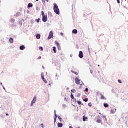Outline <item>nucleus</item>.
I'll use <instances>...</instances> for the list:
<instances>
[{
    "mask_svg": "<svg viewBox=\"0 0 128 128\" xmlns=\"http://www.w3.org/2000/svg\"><path fill=\"white\" fill-rule=\"evenodd\" d=\"M72 72L73 74H76V76H78V73L76 72H74V71H72Z\"/></svg>",
    "mask_w": 128,
    "mask_h": 128,
    "instance_id": "17",
    "label": "nucleus"
},
{
    "mask_svg": "<svg viewBox=\"0 0 128 128\" xmlns=\"http://www.w3.org/2000/svg\"><path fill=\"white\" fill-rule=\"evenodd\" d=\"M42 80H44V76H42Z\"/></svg>",
    "mask_w": 128,
    "mask_h": 128,
    "instance_id": "30",
    "label": "nucleus"
},
{
    "mask_svg": "<svg viewBox=\"0 0 128 128\" xmlns=\"http://www.w3.org/2000/svg\"><path fill=\"white\" fill-rule=\"evenodd\" d=\"M60 34H61V36H64V33H61Z\"/></svg>",
    "mask_w": 128,
    "mask_h": 128,
    "instance_id": "40",
    "label": "nucleus"
},
{
    "mask_svg": "<svg viewBox=\"0 0 128 128\" xmlns=\"http://www.w3.org/2000/svg\"><path fill=\"white\" fill-rule=\"evenodd\" d=\"M72 34H78V30H73Z\"/></svg>",
    "mask_w": 128,
    "mask_h": 128,
    "instance_id": "12",
    "label": "nucleus"
},
{
    "mask_svg": "<svg viewBox=\"0 0 128 128\" xmlns=\"http://www.w3.org/2000/svg\"><path fill=\"white\" fill-rule=\"evenodd\" d=\"M104 108H108V104H104Z\"/></svg>",
    "mask_w": 128,
    "mask_h": 128,
    "instance_id": "19",
    "label": "nucleus"
},
{
    "mask_svg": "<svg viewBox=\"0 0 128 128\" xmlns=\"http://www.w3.org/2000/svg\"><path fill=\"white\" fill-rule=\"evenodd\" d=\"M79 58H84V53L82 52V51L80 52Z\"/></svg>",
    "mask_w": 128,
    "mask_h": 128,
    "instance_id": "5",
    "label": "nucleus"
},
{
    "mask_svg": "<svg viewBox=\"0 0 128 128\" xmlns=\"http://www.w3.org/2000/svg\"><path fill=\"white\" fill-rule=\"evenodd\" d=\"M43 80V81L44 82H45L46 84H48V81L44 79V80Z\"/></svg>",
    "mask_w": 128,
    "mask_h": 128,
    "instance_id": "26",
    "label": "nucleus"
},
{
    "mask_svg": "<svg viewBox=\"0 0 128 128\" xmlns=\"http://www.w3.org/2000/svg\"><path fill=\"white\" fill-rule=\"evenodd\" d=\"M58 120H60V122H62V118L60 116H58Z\"/></svg>",
    "mask_w": 128,
    "mask_h": 128,
    "instance_id": "23",
    "label": "nucleus"
},
{
    "mask_svg": "<svg viewBox=\"0 0 128 128\" xmlns=\"http://www.w3.org/2000/svg\"><path fill=\"white\" fill-rule=\"evenodd\" d=\"M100 96H101V98H100L101 100H106V98L104 96H102V94H101Z\"/></svg>",
    "mask_w": 128,
    "mask_h": 128,
    "instance_id": "8",
    "label": "nucleus"
},
{
    "mask_svg": "<svg viewBox=\"0 0 128 128\" xmlns=\"http://www.w3.org/2000/svg\"><path fill=\"white\" fill-rule=\"evenodd\" d=\"M96 122H98V124H101L102 120H98Z\"/></svg>",
    "mask_w": 128,
    "mask_h": 128,
    "instance_id": "21",
    "label": "nucleus"
},
{
    "mask_svg": "<svg viewBox=\"0 0 128 128\" xmlns=\"http://www.w3.org/2000/svg\"><path fill=\"white\" fill-rule=\"evenodd\" d=\"M56 122V118H54V122Z\"/></svg>",
    "mask_w": 128,
    "mask_h": 128,
    "instance_id": "38",
    "label": "nucleus"
},
{
    "mask_svg": "<svg viewBox=\"0 0 128 128\" xmlns=\"http://www.w3.org/2000/svg\"><path fill=\"white\" fill-rule=\"evenodd\" d=\"M43 68H44V67H43Z\"/></svg>",
    "mask_w": 128,
    "mask_h": 128,
    "instance_id": "50",
    "label": "nucleus"
},
{
    "mask_svg": "<svg viewBox=\"0 0 128 128\" xmlns=\"http://www.w3.org/2000/svg\"><path fill=\"white\" fill-rule=\"evenodd\" d=\"M64 100H66V102H68V100H66V98H64Z\"/></svg>",
    "mask_w": 128,
    "mask_h": 128,
    "instance_id": "39",
    "label": "nucleus"
},
{
    "mask_svg": "<svg viewBox=\"0 0 128 128\" xmlns=\"http://www.w3.org/2000/svg\"><path fill=\"white\" fill-rule=\"evenodd\" d=\"M40 21V18H38V20H36V22H38V24Z\"/></svg>",
    "mask_w": 128,
    "mask_h": 128,
    "instance_id": "24",
    "label": "nucleus"
},
{
    "mask_svg": "<svg viewBox=\"0 0 128 128\" xmlns=\"http://www.w3.org/2000/svg\"><path fill=\"white\" fill-rule=\"evenodd\" d=\"M41 126H42V128H44V124H41Z\"/></svg>",
    "mask_w": 128,
    "mask_h": 128,
    "instance_id": "36",
    "label": "nucleus"
},
{
    "mask_svg": "<svg viewBox=\"0 0 128 128\" xmlns=\"http://www.w3.org/2000/svg\"><path fill=\"white\" fill-rule=\"evenodd\" d=\"M46 2H48L49 0H46Z\"/></svg>",
    "mask_w": 128,
    "mask_h": 128,
    "instance_id": "43",
    "label": "nucleus"
},
{
    "mask_svg": "<svg viewBox=\"0 0 128 128\" xmlns=\"http://www.w3.org/2000/svg\"><path fill=\"white\" fill-rule=\"evenodd\" d=\"M84 102H88V98H86L84 100H83Z\"/></svg>",
    "mask_w": 128,
    "mask_h": 128,
    "instance_id": "16",
    "label": "nucleus"
},
{
    "mask_svg": "<svg viewBox=\"0 0 128 128\" xmlns=\"http://www.w3.org/2000/svg\"><path fill=\"white\" fill-rule=\"evenodd\" d=\"M111 112H112V114H114V112L113 110H111Z\"/></svg>",
    "mask_w": 128,
    "mask_h": 128,
    "instance_id": "37",
    "label": "nucleus"
},
{
    "mask_svg": "<svg viewBox=\"0 0 128 128\" xmlns=\"http://www.w3.org/2000/svg\"><path fill=\"white\" fill-rule=\"evenodd\" d=\"M98 66H100V65H98Z\"/></svg>",
    "mask_w": 128,
    "mask_h": 128,
    "instance_id": "51",
    "label": "nucleus"
},
{
    "mask_svg": "<svg viewBox=\"0 0 128 128\" xmlns=\"http://www.w3.org/2000/svg\"><path fill=\"white\" fill-rule=\"evenodd\" d=\"M54 10L55 14H57L58 16H60V8H58V4H54Z\"/></svg>",
    "mask_w": 128,
    "mask_h": 128,
    "instance_id": "1",
    "label": "nucleus"
},
{
    "mask_svg": "<svg viewBox=\"0 0 128 128\" xmlns=\"http://www.w3.org/2000/svg\"><path fill=\"white\" fill-rule=\"evenodd\" d=\"M11 22H16V20H14V19H12L10 20Z\"/></svg>",
    "mask_w": 128,
    "mask_h": 128,
    "instance_id": "25",
    "label": "nucleus"
},
{
    "mask_svg": "<svg viewBox=\"0 0 128 128\" xmlns=\"http://www.w3.org/2000/svg\"><path fill=\"white\" fill-rule=\"evenodd\" d=\"M26 49V46H22L20 47V50H24Z\"/></svg>",
    "mask_w": 128,
    "mask_h": 128,
    "instance_id": "7",
    "label": "nucleus"
},
{
    "mask_svg": "<svg viewBox=\"0 0 128 128\" xmlns=\"http://www.w3.org/2000/svg\"><path fill=\"white\" fill-rule=\"evenodd\" d=\"M118 82H119V84H122V82L120 80H118Z\"/></svg>",
    "mask_w": 128,
    "mask_h": 128,
    "instance_id": "32",
    "label": "nucleus"
},
{
    "mask_svg": "<svg viewBox=\"0 0 128 128\" xmlns=\"http://www.w3.org/2000/svg\"><path fill=\"white\" fill-rule=\"evenodd\" d=\"M36 38L37 40H40V34H37L36 35Z\"/></svg>",
    "mask_w": 128,
    "mask_h": 128,
    "instance_id": "14",
    "label": "nucleus"
},
{
    "mask_svg": "<svg viewBox=\"0 0 128 128\" xmlns=\"http://www.w3.org/2000/svg\"><path fill=\"white\" fill-rule=\"evenodd\" d=\"M88 106H90V107L92 106V103H89V104H88Z\"/></svg>",
    "mask_w": 128,
    "mask_h": 128,
    "instance_id": "31",
    "label": "nucleus"
},
{
    "mask_svg": "<svg viewBox=\"0 0 128 128\" xmlns=\"http://www.w3.org/2000/svg\"><path fill=\"white\" fill-rule=\"evenodd\" d=\"M56 44L58 48H60V43L56 42Z\"/></svg>",
    "mask_w": 128,
    "mask_h": 128,
    "instance_id": "18",
    "label": "nucleus"
},
{
    "mask_svg": "<svg viewBox=\"0 0 128 128\" xmlns=\"http://www.w3.org/2000/svg\"><path fill=\"white\" fill-rule=\"evenodd\" d=\"M100 114H101V113H100Z\"/></svg>",
    "mask_w": 128,
    "mask_h": 128,
    "instance_id": "47",
    "label": "nucleus"
},
{
    "mask_svg": "<svg viewBox=\"0 0 128 128\" xmlns=\"http://www.w3.org/2000/svg\"><path fill=\"white\" fill-rule=\"evenodd\" d=\"M71 98H72V100H74V95H72V94H71Z\"/></svg>",
    "mask_w": 128,
    "mask_h": 128,
    "instance_id": "28",
    "label": "nucleus"
},
{
    "mask_svg": "<svg viewBox=\"0 0 128 128\" xmlns=\"http://www.w3.org/2000/svg\"><path fill=\"white\" fill-rule=\"evenodd\" d=\"M36 102V96H34L33 100L30 106H33L34 104V103Z\"/></svg>",
    "mask_w": 128,
    "mask_h": 128,
    "instance_id": "4",
    "label": "nucleus"
},
{
    "mask_svg": "<svg viewBox=\"0 0 128 128\" xmlns=\"http://www.w3.org/2000/svg\"><path fill=\"white\" fill-rule=\"evenodd\" d=\"M118 4H120V0H117Z\"/></svg>",
    "mask_w": 128,
    "mask_h": 128,
    "instance_id": "34",
    "label": "nucleus"
},
{
    "mask_svg": "<svg viewBox=\"0 0 128 128\" xmlns=\"http://www.w3.org/2000/svg\"><path fill=\"white\" fill-rule=\"evenodd\" d=\"M69 128H72V126H70L69 127Z\"/></svg>",
    "mask_w": 128,
    "mask_h": 128,
    "instance_id": "42",
    "label": "nucleus"
},
{
    "mask_svg": "<svg viewBox=\"0 0 128 128\" xmlns=\"http://www.w3.org/2000/svg\"><path fill=\"white\" fill-rule=\"evenodd\" d=\"M86 92H88V88H86Z\"/></svg>",
    "mask_w": 128,
    "mask_h": 128,
    "instance_id": "33",
    "label": "nucleus"
},
{
    "mask_svg": "<svg viewBox=\"0 0 128 128\" xmlns=\"http://www.w3.org/2000/svg\"><path fill=\"white\" fill-rule=\"evenodd\" d=\"M49 86H51V84H49Z\"/></svg>",
    "mask_w": 128,
    "mask_h": 128,
    "instance_id": "48",
    "label": "nucleus"
},
{
    "mask_svg": "<svg viewBox=\"0 0 128 128\" xmlns=\"http://www.w3.org/2000/svg\"><path fill=\"white\" fill-rule=\"evenodd\" d=\"M78 104H79V106H80V104H82V102H80V101H78Z\"/></svg>",
    "mask_w": 128,
    "mask_h": 128,
    "instance_id": "27",
    "label": "nucleus"
},
{
    "mask_svg": "<svg viewBox=\"0 0 128 128\" xmlns=\"http://www.w3.org/2000/svg\"><path fill=\"white\" fill-rule=\"evenodd\" d=\"M53 48H54L53 50H54V54H56V48L54 47Z\"/></svg>",
    "mask_w": 128,
    "mask_h": 128,
    "instance_id": "15",
    "label": "nucleus"
},
{
    "mask_svg": "<svg viewBox=\"0 0 128 128\" xmlns=\"http://www.w3.org/2000/svg\"><path fill=\"white\" fill-rule=\"evenodd\" d=\"M60 47H58V50H60Z\"/></svg>",
    "mask_w": 128,
    "mask_h": 128,
    "instance_id": "45",
    "label": "nucleus"
},
{
    "mask_svg": "<svg viewBox=\"0 0 128 128\" xmlns=\"http://www.w3.org/2000/svg\"><path fill=\"white\" fill-rule=\"evenodd\" d=\"M42 22H48V16H46L44 11L42 12Z\"/></svg>",
    "mask_w": 128,
    "mask_h": 128,
    "instance_id": "2",
    "label": "nucleus"
},
{
    "mask_svg": "<svg viewBox=\"0 0 128 128\" xmlns=\"http://www.w3.org/2000/svg\"><path fill=\"white\" fill-rule=\"evenodd\" d=\"M100 118V116H98V117H96V118Z\"/></svg>",
    "mask_w": 128,
    "mask_h": 128,
    "instance_id": "44",
    "label": "nucleus"
},
{
    "mask_svg": "<svg viewBox=\"0 0 128 128\" xmlns=\"http://www.w3.org/2000/svg\"><path fill=\"white\" fill-rule=\"evenodd\" d=\"M34 6V5L32 4V3H30L28 4V8H32Z\"/></svg>",
    "mask_w": 128,
    "mask_h": 128,
    "instance_id": "13",
    "label": "nucleus"
},
{
    "mask_svg": "<svg viewBox=\"0 0 128 128\" xmlns=\"http://www.w3.org/2000/svg\"><path fill=\"white\" fill-rule=\"evenodd\" d=\"M51 38H54V32L51 31L50 33L49 36L48 37V40H50Z\"/></svg>",
    "mask_w": 128,
    "mask_h": 128,
    "instance_id": "3",
    "label": "nucleus"
},
{
    "mask_svg": "<svg viewBox=\"0 0 128 128\" xmlns=\"http://www.w3.org/2000/svg\"><path fill=\"white\" fill-rule=\"evenodd\" d=\"M76 80V84H80V79L76 78L75 79Z\"/></svg>",
    "mask_w": 128,
    "mask_h": 128,
    "instance_id": "6",
    "label": "nucleus"
},
{
    "mask_svg": "<svg viewBox=\"0 0 128 128\" xmlns=\"http://www.w3.org/2000/svg\"><path fill=\"white\" fill-rule=\"evenodd\" d=\"M38 60H42V56H39L38 58Z\"/></svg>",
    "mask_w": 128,
    "mask_h": 128,
    "instance_id": "35",
    "label": "nucleus"
},
{
    "mask_svg": "<svg viewBox=\"0 0 128 128\" xmlns=\"http://www.w3.org/2000/svg\"><path fill=\"white\" fill-rule=\"evenodd\" d=\"M58 128H62L64 126V124L62 123H58Z\"/></svg>",
    "mask_w": 128,
    "mask_h": 128,
    "instance_id": "9",
    "label": "nucleus"
},
{
    "mask_svg": "<svg viewBox=\"0 0 128 128\" xmlns=\"http://www.w3.org/2000/svg\"><path fill=\"white\" fill-rule=\"evenodd\" d=\"M86 120H88V117H86V116H83V121L84 122H86Z\"/></svg>",
    "mask_w": 128,
    "mask_h": 128,
    "instance_id": "10",
    "label": "nucleus"
},
{
    "mask_svg": "<svg viewBox=\"0 0 128 128\" xmlns=\"http://www.w3.org/2000/svg\"><path fill=\"white\" fill-rule=\"evenodd\" d=\"M54 114H55V118H58V116H56V111L54 112Z\"/></svg>",
    "mask_w": 128,
    "mask_h": 128,
    "instance_id": "29",
    "label": "nucleus"
},
{
    "mask_svg": "<svg viewBox=\"0 0 128 128\" xmlns=\"http://www.w3.org/2000/svg\"><path fill=\"white\" fill-rule=\"evenodd\" d=\"M38 0H36V2H38Z\"/></svg>",
    "mask_w": 128,
    "mask_h": 128,
    "instance_id": "46",
    "label": "nucleus"
},
{
    "mask_svg": "<svg viewBox=\"0 0 128 128\" xmlns=\"http://www.w3.org/2000/svg\"><path fill=\"white\" fill-rule=\"evenodd\" d=\"M72 92L74 93L76 92V90L74 89L71 90Z\"/></svg>",
    "mask_w": 128,
    "mask_h": 128,
    "instance_id": "22",
    "label": "nucleus"
},
{
    "mask_svg": "<svg viewBox=\"0 0 128 128\" xmlns=\"http://www.w3.org/2000/svg\"><path fill=\"white\" fill-rule=\"evenodd\" d=\"M6 116H8L9 115H8V114H6Z\"/></svg>",
    "mask_w": 128,
    "mask_h": 128,
    "instance_id": "41",
    "label": "nucleus"
},
{
    "mask_svg": "<svg viewBox=\"0 0 128 128\" xmlns=\"http://www.w3.org/2000/svg\"><path fill=\"white\" fill-rule=\"evenodd\" d=\"M39 49L41 52H44V48L42 47H39Z\"/></svg>",
    "mask_w": 128,
    "mask_h": 128,
    "instance_id": "20",
    "label": "nucleus"
},
{
    "mask_svg": "<svg viewBox=\"0 0 128 128\" xmlns=\"http://www.w3.org/2000/svg\"><path fill=\"white\" fill-rule=\"evenodd\" d=\"M10 43V44H12L14 42V38H10L9 40Z\"/></svg>",
    "mask_w": 128,
    "mask_h": 128,
    "instance_id": "11",
    "label": "nucleus"
},
{
    "mask_svg": "<svg viewBox=\"0 0 128 128\" xmlns=\"http://www.w3.org/2000/svg\"><path fill=\"white\" fill-rule=\"evenodd\" d=\"M1 85H2V84L1 83Z\"/></svg>",
    "mask_w": 128,
    "mask_h": 128,
    "instance_id": "49",
    "label": "nucleus"
}]
</instances>
